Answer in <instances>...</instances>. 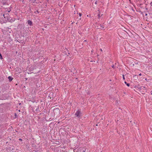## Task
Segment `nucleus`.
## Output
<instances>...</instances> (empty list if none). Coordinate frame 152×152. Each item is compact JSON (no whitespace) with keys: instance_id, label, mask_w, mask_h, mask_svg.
<instances>
[{"instance_id":"obj_8","label":"nucleus","mask_w":152,"mask_h":152,"mask_svg":"<svg viewBox=\"0 0 152 152\" xmlns=\"http://www.w3.org/2000/svg\"><path fill=\"white\" fill-rule=\"evenodd\" d=\"M124 75H123V79L124 80L125 79V77H124Z\"/></svg>"},{"instance_id":"obj_13","label":"nucleus","mask_w":152,"mask_h":152,"mask_svg":"<svg viewBox=\"0 0 152 152\" xmlns=\"http://www.w3.org/2000/svg\"><path fill=\"white\" fill-rule=\"evenodd\" d=\"M87 17H89V15H87Z\"/></svg>"},{"instance_id":"obj_3","label":"nucleus","mask_w":152,"mask_h":152,"mask_svg":"<svg viewBox=\"0 0 152 152\" xmlns=\"http://www.w3.org/2000/svg\"><path fill=\"white\" fill-rule=\"evenodd\" d=\"M140 88L141 89H142L143 90H145L146 89V87L144 86H141L140 87Z\"/></svg>"},{"instance_id":"obj_2","label":"nucleus","mask_w":152,"mask_h":152,"mask_svg":"<svg viewBox=\"0 0 152 152\" xmlns=\"http://www.w3.org/2000/svg\"><path fill=\"white\" fill-rule=\"evenodd\" d=\"M27 23H28V24L29 25V26H31L32 24V22H31V21L30 20H28V21H27Z\"/></svg>"},{"instance_id":"obj_5","label":"nucleus","mask_w":152,"mask_h":152,"mask_svg":"<svg viewBox=\"0 0 152 152\" xmlns=\"http://www.w3.org/2000/svg\"><path fill=\"white\" fill-rule=\"evenodd\" d=\"M124 83L125 84H126V85L128 86H130V84H129V83H127L125 81L124 82Z\"/></svg>"},{"instance_id":"obj_9","label":"nucleus","mask_w":152,"mask_h":152,"mask_svg":"<svg viewBox=\"0 0 152 152\" xmlns=\"http://www.w3.org/2000/svg\"><path fill=\"white\" fill-rule=\"evenodd\" d=\"M19 140H20V141H22V139L21 138H19Z\"/></svg>"},{"instance_id":"obj_15","label":"nucleus","mask_w":152,"mask_h":152,"mask_svg":"<svg viewBox=\"0 0 152 152\" xmlns=\"http://www.w3.org/2000/svg\"><path fill=\"white\" fill-rule=\"evenodd\" d=\"M95 4H96V2H95Z\"/></svg>"},{"instance_id":"obj_4","label":"nucleus","mask_w":152,"mask_h":152,"mask_svg":"<svg viewBox=\"0 0 152 152\" xmlns=\"http://www.w3.org/2000/svg\"><path fill=\"white\" fill-rule=\"evenodd\" d=\"M8 78L10 81H11L13 79L12 77L10 76H9L8 77Z\"/></svg>"},{"instance_id":"obj_11","label":"nucleus","mask_w":152,"mask_h":152,"mask_svg":"<svg viewBox=\"0 0 152 152\" xmlns=\"http://www.w3.org/2000/svg\"><path fill=\"white\" fill-rule=\"evenodd\" d=\"M139 76H141V73H140L139 75Z\"/></svg>"},{"instance_id":"obj_16","label":"nucleus","mask_w":152,"mask_h":152,"mask_svg":"<svg viewBox=\"0 0 152 152\" xmlns=\"http://www.w3.org/2000/svg\"><path fill=\"white\" fill-rule=\"evenodd\" d=\"M145 15H147V14H145Z\"/></svg>"},{"instance_id":"obj_14","label":"nucleus","mask_w":152,"mask_h":152,"mask_svg":"<svg viewBox=\"0 0 152 152\" xmlns=\"http://www.w3.org/2000/svg\"><path fill=\"white\" fill-rule=\"evenodd\" d=\"M83 152H85V151H83Z\"/></svg>"},{"instance_id":"obj_7","label":"nucleus","mask_w":152,"mask_h":152,"mask_svg":"<svg viewBox=\"0 0 152 152\" xmlns=\"http://www.w3.org/2000/svg\"><path fill=\"white\" fill-rule=\"evenodd\" d=\"M79 15L80 16H81V15H82L81 14V13H79Z\"/></svg>"},{"instance_id":"obj_10","label":"nucleus","mask_w":152,"mask_h":152,"mask_svg":"<svg viewBox=\"0 0 152 152\" xmlns=\"http://www.w3.org/2000/svg\"><path fill=\"white\" fill-rule=\"evenodd\" d=\"M112 67L113 68H114V65H113L112 66Z\"/></svg>"},{"instance_id":"obj_12","label":"nucleus","mask_w":152,"mask_h":152,"mask_svg":"<svg viewBox=\"0 0 152 152\" xmlns=\"http://www.w3.org/2000/svg\"><path fill=\"white\" fill-rule=\"evenodd\" d=\"M100 50L101 51H102V49H100Z\"/></svg>"},{"instance_id":"obj_1","label":"nucleus","mask_w":152,"mask_h":152,"mask_svg":"<svg viewBox=\"0 0 152 152\" xmlns=\"http://www.w3.org/2000/svg\"><path fill=\"white\" fill-rule=\"evenodd\" d=\"M80 111L78 110L75 113V115L77 117H79L80 114Z\"/></svg>"},{"instance_id":"obj_6","label":"nucleus","mask_w":152,"mask_h":152,"mask_svg":"<svg viewBox=\"0 0 152 152\" xmlns=\"http://www.w3.org/2000/svg\"><path fill=\"white\" fill-rule=\"evenodd\" d=\"M98 11L99 12V14L98 15V18H100V11L99 10H98Z\"/></svg>"}]
</instances>
